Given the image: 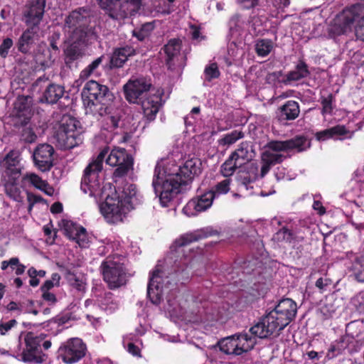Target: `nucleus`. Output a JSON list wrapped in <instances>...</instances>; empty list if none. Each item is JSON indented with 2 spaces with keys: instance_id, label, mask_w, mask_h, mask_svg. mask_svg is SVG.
<instances>
[{
  "instance_id": "obj_63",
  "label": "nucleus",
  "mask_w": 364,
  "mask_h": 364,
  "mask_svg": "<svg viewBox=\"0 0 364 364\" xmlns=\"http://www.w3.org/2000/svg\"><path fill=\"white\" fill-rule=\"evenodd\" d=\"M141 29L148 36L150 31L154 29V26L152 23H146L141 26Z\"/></svg>"
},
{
  "instance_id": "obj_5",
  "label": "nucleus",
  "mask_w": 364,
  "mask_h": 364,
  "mask_svg": "<svg viewBox=\"0 0 364 364\" xmlns=\"http://www.w3.org/2000/svg\"><path fill=\"white\" fill-rule=\"evenodd\" d=\"M84 104L92 113L103 116L107 114V105L112 99V95L106 85L95 80L88 81L82 92Z\"/></svg>"
},
{
  "instance_id": "obj_7",
  "label": "nucleus",
  "mask_w": 364,
  "mask_h": 364,
  "mask_svg": "<svg viewBox=\"0 0 364 364\" xmlns=\"http://www.w3.org/2000/svg\"><path fill=\"white\" fill-rule=\"evenodd\" d=\"M46 337V335L43 333L36 335L33 332H28L24 338L26 348L21 353V360L24 362L35 363L45 362L47 359V355L42 352L41 346L45 350H48L52 345L50 340L45 341Z\"/></svg>"
},
{
  "instance_id": "obj_17",
  "label": "nucleus",
  "mask_w": 364,
  "mask_h": 364,
  "mask_svg": "<svg viewBox=\"0 0 364 364\" xmlns=\"http://www.w3.org/2000/svg\"><path fill=\"white\" fill-rule=\"evenodd\" d=\"M288 323L279 325L277 320H259L250 328L252 335L259 338H266L274 333L282 330Z\"/></svg>"
},
{
  "instance_id": "obj_20",
  "label": "nucleus",
  "mask_w": 364,
  "mask_h": 364,
  "mask_svg": "<svg viewBox=\"0 0 364 364\" xmlns=\"http://www.w3.org/2000/svg\"><path fill=\"white\" fill-rule=\"evenodd\" d=\"M143 109L144 117L149 121H153L161 105V98L156 95H148L141 99L139 103Z\"/></svg>"
},
{
  "instance_id": "obj_52",
  "label": "nucleus",
  "mask_w": 364,
  "mask_h": 364,
  "mask_svg": "<svg viewBox=\"0 0 364 364\" xmlns=\"http://www.w3.org/2000/svg\"><path fill=\"white\" fill-rule=\"evenodd\" d=\"M16 324V320H9L6 322L0 323V333L1 335L6 334Z\"/></svg>"
},
{
  "instance_id": "obj_29",
  "label": "nucleus",
  "mask_w": 364,
  "mask_h": 364,
  "mask_svg": "<svg viewBox=\"0 0 364 364\" xmlns=\"http://www.w3.org/2000/svg\"><path fill=\"white\" fill-rule=\"evenodd\" d=\"M23 180L27 181L36 188L43 191L48 196H52L54 190L46 181L34 173H27Z\"/></svg>"
},
{
  "instance_id": "obj_24",
  "label": "nucleus",
  "mask_w": 364,
  "mask_h": 364,
  "mask_svg": "<svg viewBox=\"0 0 364 364\" xmlns=\"http://www.w3.org/2000/svg\"><path fill=\"white\" fill-rule=\"evenodd\" d=\"M235 345L237 346L236 355H240L251 350L256 344L255 338L247 333L235 334Z\"/></svg>"
},
{
  "instance_id": "obj_43",
  "label": "nucleus",
  "mask_w": 364,
  "mask_h": 364,
  "mask_svg": "<svg viewBox=\"0 0 364 364\" xmlns=\"http://www.w3.org/2000/svg\"><path fill=\"white\" fill-rule=\"evenodd\" d=\"M61 227L64 235L70 240H72L74 236H76V234L78 232V229H80L81 226H78L70 220H63L61 221Z\"/></svg>"
},
{
  "instance_id": "obj_22",
  "label": "nucleus",
  "mask_w": 364,
  "mask_h": 364,
  "mask_svg": "<svg viewBox=\"0 0 364 364\" xmlns=\"http://www.w3.org/2000/svg\"><path fill=\"white\" fill-rule=\"evenodd\" d=\"M181 48V41L178 39H171L164 47L166 55V63L168 69L173 70L176 65Z\"/></svg>"
},
{
  "instance_id": "obj_50",
  "label": "nucleus",
  "mask_w": 364,
  "mask_h": 364,
  "mask_svg": "<svg viewBox=\"0 0 364 364\" xmlns=\"http://www.w3.org/2000/svg\"><path fill=\"white\" fill-rule=\"evenodd\" d=\"M333 95H328L326 97H322L321 103L322 105V113H331L333 109L332 107Z\"/></svg>"
},
{
  "instance_id": "obj_30",
  "label": "nucleus",
  "mask_w": 364,
  "mask_h": 364,
  "mask_svg": "<svg viewBox=\"0 0 364 364\" xmlns=\"http://www.w3.org/2000/svg\"><path fill=\"white\" fill-rule=\"evenodd\" d=\"M69 39L72 43H82L86 46L90 29L87 27H75L68 29Z\"/></svg>"
},
{
  "instance_id": "obj_25",
  "label": "nucleus",
  "mask_w": 364,
  "mask_h": 364,
  "mask_svg": "<svg viewBox=\"0 0 364 364\" xmlns=\"http://www.w3.org/2000/svg\"><path fill=\"white\" fill-rule=\"evenodd\" d=\"M279 117L284 120H294L300 113L299 103L294 100H289L279 108Z\"/></svg>"
},
{
  "instance_id": "obj_8",
  "label": "nucleus",
  "mask_w": 364,
  "mask_h": 364,
  "mask_svg": "<svg viewBox=\"0 0 364 364\" xmlns=\"http://www.w3.org/2000/svg\"><path fill=\"white\" fill-rule=\"evenodd\" d=\"M78 122L69 115H64L58 129L55 138L58 145L63 149H70L81 143V136L77 129Z\"/></svg>"
},
{
  "instance_id": "obj_40",
  "label": "nucleus",
  "mask_w": 364,
  "mask_h": 364,
  "mask_svg": "<svg viewBox=\"0 0 364 364\" xmlns=\"http://www.w3.org/2000/svg\"><path fill=\"white\" fill-rule=\"evenodd\" d=\"M273 42L269 39H259L256 42L255 50L259 56H267L273 48Z\"/></svg>"
},
{
  "instance_id": "obj_14",
  "label": "nucleus",
  "mask_w": 364,
  "mask_h": 364,
  "mask_svg": "<svg viewBox=\"0 0 364 364\" xmlns=\"http://www.w3.org/2000/svg\"><path fill=\"white\" fill-rule=\"evenodd\" d=\"M54 149L48 144H38L33 151L35 166L41 171H48L53 166Z\"/></svg>"
},
{
  "instance_id": "obj_3",
  "label": "nucleus",
  "mask_w": 364,
  "mask_h": 364,
  "mask_svg": "<svg viewBox=\"0 0 364 364\" xmlns=\"http://www.w3.org/2000/svg\"><path fill=\"white\" fill-rule=\"evenodd\" d=\"M310 145L309 140L304 136H296L285 141H269L264 146L260 155L262 164L260 173H258V166L256 164H250V170L252 172L250 181L257 180L259 176L264 178L272 166L282 163L287 156L282 152L292 149L301 152L309 148Z\"/></svg>"
},
{
  "instance_id": "obj_13",
  "label": "nucleus",
  "mask_w": 364,
  "mask_h": 364,
  "mask_svg": "<svg viewBox=\"0 0 364 364\" xmlns=\"http://www.w3.org/2000/svg\"><path fill=\"white\" fill-rule=\"evenodd\" d=\"M87 348L82 341L78 338L69 339L58 349V356L68 364L78 362L86 353Z\"/></svg>"
},
{
  "instance_id": "obj_39",
  "label": "nucleus",
  "mask_w": 364,
  "mask_h": 364,
  "mask_svg": "<svg viewBox=\"0 0 364 364\" xmlns=\"http://www.w3.org/2000/svg\"><path fill=\"white\" fill-rule=\"evenodd\" d=\"M104 55H101L94 60L90 63L86 68H85L80 73V77L82 79H87L92 75L98 74L97 69L100 65L102 63L104 60Z\"/></svg>"
},
{
  "instance_id": "obj_12",
  "label": "nucleus",
  "mask_w": 364,
  "mask_h": 364,
  "mask_svg": "<svg viewBox=\"0 0 364 364\" xmlns=\"http://www.w3.org/2000/svg\"><path fill=\"white\" fill-rule=\"evenodd\" d=\"M140 0H97L100 7L112 19L125 18Z\"/></svg>"
},
{
  "instance_id": "obj_34",
  "label": "nucleus",
  "mask_w": 364,
  "mask_h": 364,
  "mask_svg": "<svg viewBox=\"0 0 364 364\" xmlns=\"http://www.w3.org/2000/svg\"><path fill=\"white\" fill-rule=\"evenodd\" d=\"M206 236L207 235L203 234L202 231H195L193 232L186 233L176 240L175 245L178 247L186 246L193 242L198 241L199 240Z\"/></svg>"
},
{
  "instance_id": "obj_10",
  "label": "nucleus",
  "mask_w": 364,
  "mask_h": 364,
  "mask_svg": "<svg viewBox=\"0 0 364 364\" xmlns=\"http://www.w3.org/2000/svg\"><path fill=\"white\" fill-rule=\"evenodd\" d=\"M100 210L108 223L122 222L130 210L129 205L117 198L107 196L105 201L99 205Z\"/></svg>"
},
{
  "instance_id": "obj_16",
  "label": "nucleus",
  "mask_w": 364,
  "mask_h": 364,
  "mask_svg": "<svg viewBox=\"0 0 364 364\" xmlns=\"http://www.w3.org/2000/svg\"><path fill=\"white\" fill-rule=\"evenodd\" d=\"M296 312V302L291 299H283L272 311L265 316L264 318H294Z\"/></svg>"
},
{
  "instance_id": "obj_48",
  "label": "nucleus",
  "mask_w": 364,
  "mask_h": 364,
  "mask_svg": "<svg viewBox=\"0 0 364 364\" xmlns=\"http://www.w3.org/2000/svg\"><path fill=\"white\" fill-rule=\"evenodd\" d=\"M72 240L75 241L79 246L82 247H87L88 244V238L85 228L80 227V229H78V232L76 234V236H74Z\"/></svg>"
},
{
  "instance_id": "obj_53",
  "label": "nucleus",
  "mask_w": 364,
  "mask_h": 364,
  "mask_svg": "<svg viewBox=\"0 0 364 364\" xmlns=\"http://www.w3.org/2000/svg\"><path fill=\"white\" fill-rule=\"evenodd\" d=\"M179 309V306L178 305H174V304L171 303L170 301H168V307L166 311H168V316L173 318L178 317V310Z\"/></svg>"
},
{
  "instance_id": "obj_19",
  "label": "nucleus",
  "mask_w": 364,
  "mask_h": 364,
  "mask_svg": "<svg viewBox=\"0 0 364 364\" xmlns=\"http://www.w3.org/2000/svg\"><path fill=\"white\" fill-rule=\"evenodd\" d=\"M160 271L153 272L147 287V296L152 304L158 305L162 301V286L161 285Z\"/></svg>"
},
{
  "instance_id": "obj_54",
  "label": "nucleus",
  "mask_w": 364,
  "mask_h": 364,
  "mask_svg": "<svg viewBox=\"0 0 364 364\" xmlns=\"http://www.w3.org/2000/svg\"><path fill=\"white\" fill-rule=\"evenodd\" d=\"M28 275L29 277H38L41 278H43L46 275V272L45 270H37L33 267H31L28 270Z\"/></svg>"
},
{
  "instance_id": "obj_59",
  "label": "nucleus",
  "mask_w": 364,
  "mask_h": 364,
  "mask_svg": "<svg viewBox=\"0 0 364 364\" xmlns=\"http://www.w3.org/2000/svg\"><path fill=\"white\" fill-rule=\"evenodd\" d=\"M340 353L341 350L339 348H336L335 345H331L326 354V358L328 360H331L338 355Z\"/></svg>"
},
{
  "instance_id": "obj_42",
  "label": "nucleus",
  "mask_w": 364,
  "mask_h": 364,
  "mask_svg": "<svg viewBox=\"0 0 364 364\" xmlns=\"http://www.w3.org/2000/svg\"><path fill=\"white\" fill-rule=\"evenodd\" d=\"M351 270L355 280L359 282H364V257L355 260Z\"/></svg>"
},
{
  "instance_id": "obj_11",
  "label": "nucleus",
  "mask_w": 364,
  "mask_h": 364,
  "mask_svg": "<svg viewBox=\"0 0 364 364\" xmlns=\"http://www.w3.org/2000/svg\"><path fill=\"white\" fill-rule=\"evenodd\" d=\"M151 85L150 79L146 77L131 78L123 86L124 97L129 103H139L141 99L149 95Z\"/></svg>"
},
{
  "instance_id": "obj_64",
  "label": "nucleus",
  "mask_w": 364,
  "mask_h": 364,
  "mask_svg": "<svg viewBox=\"0 0 364 364\" xmlns=\"http://www.w3.org/2000/svg\"><path fill=\"white\" fill-rule=\"evenodd\" d=\"M55 284L50 279L46 280L41 287V291H49L53 288Z\"/></svg>"
},
{
  "instance_id": "obj_4",
  "label": "nucleus",
  "mask_w": 364,
  "mask_h": 364,
  "mask_svg": "<svg viewBox=\"0 0 364 364\" xmlns=\"http://www.w3.org/2000/svg\"><path fill=\"white\" fill-rule=\"evenodd\" d=\"M46 0H29L23 12V20L27 28L16 42L18 50L28 54L38 37L39 25L43 19Z\"/></svg>"
},
{
  "instance_id": "obj_56",
  "label": "nucleus",
  "mask_w": 364,
  "mask_h": 364,
  "mask_svg": "<svg viewBox=\"0 0 364 364\" xmlns=\"http://www.w3.org/2000/svg\"><path fill=\"white\" fill-rule=\"evenodd\" d=\"M238 2L247 9L254 8L258 4V0H238Z\"/></svg>"
},
{
  "instance_id": "obj_32",
  "label": "nucleus",
  "mask_w": 364,
  "mask_h": 364,
  "mask_svg": "<svg viewBox=\"0 0 364 364\" xmlns=\"http://www.w3.org/2000/svg\"><path fill=\"white\" fill-rule=\"evenodd\" d=\"M249 147V144L247 141L242 142L238 146V148L230 155L235 158L234 159L238 163H241V166H243L249 161L252 156L250 155Z\"/></svg>"
},
{
  "instance_id": "obj_60",
  "label": "nucleus",
  "mask_w": 364,
  "mask_h": 364,
  "mask_svg": "<svg viewBox=\"0 0 364 364\" xmlns=\"http://www.w3.org/2000/svg\"><path fill=\"white\" fill-rule=\"evenodd\" d=\"M329 284L330 280L328 279H323L322 277L318 279L316 282V287L320 290H324Z\"/></svg>"
},
{
  "instance_id": "obj_18",
  "label": "nucleus",
  "mask_w": 364,
  "mask_h": 364,
  "mask_svg": "<svg viewBox=\"0 0 364 364\" xmlns=\"http://www.w3.org/2000/svg\"><path fill=\"white\" fill-rule=\"evenodd\" d=\"M21 154L18 150L10 151L2 161V167L4 168L1 177H13L18 178L21 176Z\"/></svg>"
},
{
  "instance_id": "obj_23",
  "label": "nucleus",
  "mask_w": 364,
  "mask_h": 364,
  "mask_svg": "<svg viewBox=\"0 0 364 364\" xmlns=\"http://www.w3.org/2000/svg\"><path fill=\"white\" fill-rule=\"evenodd\" d=\"M134 55L135 50L130 46L115 48L110 58L111 68H122L128 58Z\"/></svg>"
},
{
  "instance_id": "obj_33",
  "label": "nucleus",
  "mask_w": 364,
  "mask_h": 364,
  "mask_svg": "<svg viewBox=\"0 0 364 364\" xmlns=\"http://www.w3.org/2000/svg\"><path fill=\"white\" fill-rule=\"evenodd\" d=\"M309 74L307 65L304 61H300L295 69L287 75V80L297 81L306 77Z\"/></svg>"
},
{
  "instance_id": "obj_57",
  "label": "nucleus",
  "mask_w": 364,
  "mask_h": 364,
  "mask_svg": "<svg viewBox=\"0 0 364 364\" xmlns=\"http://www.w3.org/2000/svg\"><path fill=\"white\" fill-rule=\"evenodd\" d=\"M27 200L28 203H31V205H34L36 203L43 200V198L40 196L33 194L31 193H27Z\"/></svg>"
},
{
  "instance_id": "obj_6",
  "label": "nucleus",
  "mask_w": 364,
  "mask_h": 364,
  "mask_svg": "<svg viewBox=\"0 0 364 364\" xmlns=\"http://www.w3.org/2000/svg\"><path fill=\"white\" fill-rule=\"evenodd\" d=\"M124 261L125 259L122 256L114 255L107 257L102 262L100 271L103 280L109 289H117L127 284L128 274Z\"/></svg>"
},
{
  "instance_id": "obj_31",
  "label": "nucleus",
  "mask_w": 364,
  "mask_h": 364,
  "mask_svg": "<svg viewBox=\"0 0 364 364\" xmlns=\"http://www.w3.org/2000/svg\"><path fill=\"white\" fill-rule=\"evenodd\" d=\"M349 132L343 125H336L335 127L318 132L316 134V138L318 141H325L336 136H343Z\"/></svg>"
},
{
  "instance_id": "obj_58",
  "label": "nucleus",
  "mask_w": 364,
  "mask_h": 364,
  "mask_svg": "<svg viewBox=\"0 0 364 364\" xmlns=\"http://www.w3.org/2000/svg\"><path fill=\"white\" fill-rule=\"evenodd\" d=\"M127 350L134 356H140V349L131 342L128 343L127 346Z\"/></svg>"
},
{
  "instance_id": "obj_27",
  "label": "nucleus",
  "mask_w": 364,
  "mask_h": 364,
  "mask_svg": "<svg viewBox=\"0 0 364 364\" xmlns=\"http://www.w3.org/2000/svg\"><path fill=\"white\" fill-rule=\"evenodd\" d=\"M85 47L86 46L84 44L70 42V44L65 50L66 64L82 58L85 55Z\"/></svg>"
},
{
  "instance_id": "obj_55",
  "label": "nucleus",
  "mask_w": 364,
  "mask_h": 364,
  "mask_svg": "<svg viewBox=\"0 0 364 364\" xmlns=\"http://www.w3.org/2000/svg\"><path fill=\"white\" fill-rule=\"evenodd\" d=\"M42 291V297L43 299L50 303V304H55L57 301L55 295L49 291Z\"/></svg>"
},
{
  "instance_id": "obj_45",
  "label": "nucleus",
  "mask_w": 364,
  "mask_h": 364,
  "mask_svg": "<svg viewBox=\"0 0 364 364\" xmlns=\"http://www.w3.org/2000/svg\"><path fill=\"white\" fill-rule=\"evenodd\" d=\"M232 180L230 178H226L219 183H218L212 189L208 191H212L215 194V198L220 195L226 194L230 191V185Z\"/></svg>"
},
{
  "instance_id": "obj_61",
  "label": "nucleus",
  "mask_w": 364,
  "mask_h": 364,
  "mask_svg": "<svg viewBox=\"0 0 364 364\" xmlns=\"http://www.w3.org/2000/svg\"><path fill=\"white\" fill-rule=\"evenodd\" d=\"M50 211L53 213H60L63 211V205L60 203H54L50 207Z\"/></svg>"
},
{
  "instance_id": "obj_2",
  "label": "nucleus",
  "mask_w": 364,
  "mask_h": 364,
  "mask_svg": "<svg viewBox=\"0 0 364 364\" xmlns=\"http://www.w3.org/2000/svg\"><path fill=\"white\" fill-rule=\"evenodd\" d=\"M109 148H105L85 168L81 181V190L85 193L92 196L100 188L98 174L102 169V164L105 159L106 164L110 166H117L113 173L114 178H121L126 176L133 168V158L124 149H113L109 154Z\"/></svg>"
},
{
  "instance_id": "obj_37",
  "label": "nucleus",
  "mask_w": 364,
  "mask_h": 364,
  "mask_svg": "<svg viewBox=\"0 0 364 364\" xmlns=\"http://www.w3.org/2000/svg\"><path fill=\"white\" fill-rule=\"evenodd\" d=\"M220 350L227 355H236L237 346L235 345V336L226 337L218 342Z\"/></svg>"
},
{
  "instance_id": "obj_26",
  "label": "nucleus",
  "mask_w": 364,
  "mask_h": 364,
  "mask_svg": "<svg viewBox=\"0 0 364 364\" xmlns=\"http://www.w3.org/2000/svg\"><path fill=\"white\" fill-rule=\"evenodd\" d=\"M4 183V191L7 196L17 202H21L23 197L21 196L20 188L17 186L18 178L13 177H1Z\"/></svg>"
},
{
  "instance_id": "obj_21",
  "label": "nucleus",
  "mask_w": 364,
  "mask_h": 364,
  "mask_svg": "<svg viewBox=\"0 0 364 364\" xmlns=\"http://www.w3.org/2000/svg\"><path fill=\"white\" fill-rule=\"evenodd\" d=\"M90 23V11L85 8H80L70 13L66 18L65 27L71 29L75 27H87Z\"/></svg>"
},
{
  "instance_id": "obj_36",
  "label": "nucleus",
  "mask_w": 364,
  "mask_h": 364,
  "mask_svg": "<svg viewBox=\"0 0 364 364\" xmlns=\"http://www.w3.org/2000/svg\"><path fill=\"white\" fill-rule=\"evenodd\" d=\"M231 155L228 159L221 165L220 173L225 177H229L234 174L237 168H241V163H238L234 159Z\"/></svg>"
},
{
  "instance_id": "obj_35",
  "label": "nucleus",
  "mask_w": 364,
  "mask_h": 364,
  "mask_svg": "<svg viewBox=\"0 0 364 364\" xmlns=\"http://www.w3.org/2000/svg\"><path fill=\"white\" fill-rule=\"evenodd\" d=\"M136 194V187L134 184H127L124 188L120 196L117 198L122 200L123 203L129 205V208H133V200Z\"/></svg>"
},
{
  "instance_id": "obj_15",
  "label": "nucleus",
  "mask_w": 364,
  "mask_h": 364,
  "mask_svg": "<svg viewBox=\"0 0 364 364\" xmlns=\"http://www.w3.org/2000/svg\"><path fill=\"white\" fill-rule=\"evenodd\" d=\"M214 199L215 194L212 191H207L190 200L183 211L188 216L197 215L199 213L210 208Z\"/></svg>"
},
{
  "instance_id": "obj_9",
  "label": "nucleus",
  "mask_w": 364,
  "mask_h": 364,
  "mask_svg": "<svg viewBox=\"0 0 364 364\" xmlns=\"http://www.w3.org/2000/svg\"><path fill=\"white\" fill-rule=\"evenodd\" d=\"M339 26L343 33L355 27L356 38L364 41V9L361 5H353L343 11L339 19Z\"/></svg>"
},
{
  "instance_id": "obj_38",
  "label": "nucleus",
  "mask_w": 364,
  "mask_h": 364,
  "mask_svg": "<svg viewBox=\"0 0 364 364\" xmlns=\"http://www.w3.org/2000/svg\"><path fill=\"white\" fill-rule=\"evenodd\" d=\"M244 136L245 134L243 132L235 129L223 135L222 138L218 139V142L220 146H230Z\"/></svg>"
},
{
  "instance_id": "obj_41",
  "label": "nucleus",
  "mask_w": 364,
  "mask_h": 364,
  "mask_svg": "<svg viewBox=\"0 0 364 364\" xmlns=\"http://www.w3.org/2000/svg\"><path fill=\"white\" fill-rule=\"evenodd\" d=\"M28 119H24L23 124L24 125L20 133V140L28 144L36 141L37 136L31 127H27Z\"/></svg>"
},
{
  "instance_id": "obj_47",
  "label": "nucleus",
  "mask_w": 364,
  "mask_h": 364,
  "mask_svg": "<svg viewBox=\"0 0 364 364\" xmlns=\"http://www.w3.org/2000/svg\"><path fill=\"white\" fill-rule=\"evenodd\" d=\"M205 79L208 81L218 78L220 76V71L216 63H213L205 67L204 70Z\"/></svg>"
},
{
  "instance_id": "obj_28",
  "label": "nucleus",
  "mask_w": 364,
  "mask_h": 364,
  "mask_svg": "<svg viewBox=\"0 0 364 364\" xmlns=\"http://www.w3.org/2000/svg\"><path fill=\"white\" fill-rule=\"evenodd\" d=\"M65 93V87L62 85L50 83L49 84L43 93V97L47 103L55 104Z\"/></svg>"
},
{
  "instance_id": "obj_44",
  "label": "nucleus",
  "mask_w": 364,
  "mask_h": 364,
  "mask_svg": "<svg viewBox=\"0 0 364 364\" xmlns=\"http://www.w3.org/2000/svg\"><path fill=\"white\" fill-rule=\"evenodd\" d=\"M119 117L118 116L105 114L102 120L104 129L112 132L119 127Z\"/></svg>"
},
{
  "instance_id": "obj_1",
  "label": "nucleus",
  "mask_w": 364,
  "mask_h": 364,
  "mask_svg": "<svg viewBox=\"0 0 364 364\" xmlns=\"http://www.w3.org/2000/svg\"><path fill=\"white\" fill-rule=\"evenodd\" d=\"M201 166L198 158L188 159L182 166H177L174 162H169L166 166L156 164L152 186L155 193H159V200L164 207L168 206L194 176L201 173Z\"/></svg>"
},
{
  "instance_id": "obj_46",
  "label": "nucleus",
  "mask_w": 364,
  "mask_h": 364,
  "mask_svg": "<svg viewBox=\"0 0 364 364\" xmlns=\"http://www.w3.org/2000/svg\"><path fill=\"white\" fill-rule=\"evenodd\" d=\"M272 240L277 242H291L293 233L287 228H283L279 230L274 235Z\"/></svg>"
},
{
  "instance_id": "obj_62",
  "label": "nucleus",
  "mask_w": 364,
  "mask_h": 364,
  "mask_svg": "<svg viewBox=\"0 0 364 364\" xmlns=\"http://www.w3.org/2000/svg\"><path fill=\"white\" fill-rule=\"evenodd\" d=\"M313 208L314 210H318L321 215L325 213L326 212L324 207L322 205V203L318 200H315L314 202Z\"/></svg>"
},
{
  "instance_id": "obj_49",
  "label": "nucleus",
  "mask_w": 364,
  "mask_h": 364,
  "mask_svg": "<svg viewBox=\"0 0 364 364\" xmlns=\"http://www.w3.org/2000/svg\"><path fill=\"white\" fill-rule=\"evenodd\" d=\"M13 46L14 41L11 38H4L0 45V56L2 58H6Z\"/></svg>"
},
{
  "instance_id": "obj_51",
  "label": "nucleus",
  "mask_w": 364,
  "mask_h": 364,
  "mask_svg": "<svg viewBox=\"0 0 364 364\" xmlns=\"http://www.w3.org/2000/svg\"><path fill=\"white\" fill-rule=\"evenodd\" d=\"M69 282L72 287L78 291L83 290L85 288L84 283L82 280L79 279L75 274H72L69 276Z\"/></svg>"
}]
</instances>
